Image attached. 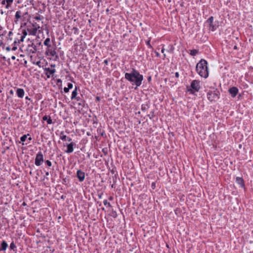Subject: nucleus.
Here are the masks:
<instances>
[{"mask_svg":"<svg viewBox=\"0 0 253 253\" xmlns=\"http://www.w3.org/2000/svg\"><path fill=\"white\" fill-rule=\"evenodd\" d=\"M125 78L128 81L131 83L132 85H135V89H136L138 87L141 85L142 82L143 80V75L140 74L134 68H132L130 73H125Z\"/></svg>","mask_w":253,"mask_h":253,"instance_id":"obj_1","label":"nucleus"},{"mask_svg":"<svg viewBox=\"0 0 253 253\" xmlns=\"http://www.w3.org/2000/svg\"><path fill=\"white\" fill-rule=\"evenodd\" d=\"M198 74L204 78H207L209 76L208 68V62L205 59H202L197 64L196 67Z\"/></svg>","mask_w":253,"mask_h":253,"instance_id":"obj_2","label":"nucleus"},{"mask_svg":"<svg viewBox=\"0 0 253 253\" xmlns=\"http://www.w3.org/2000/svg\"><path fill=\"white\" fill-rule=\"evenodd\" d=\"M207 98L211 101H216L219 98L220 93L218 89L214 87H210L209 89H207Z\"/></svg>","mask_w":253,"mask_h":253,"instance_id":"obj_3","label":"nucleus"},{"mask_svg":"<svg viewBox=\"0 0 253 253\" xmlns=\"http://www.w3.org/2000/svg\"><path fill=\"white\" fill-rule=\"evenodd\" d=\"M200 88V81L194 80L192 81L189 88L187 89V91L191 94H194L196 92H198Z\"/></svg>","mask_w":253,"mask_h":253,"instance_id":"obj_4","label":"nucleus"},{"mask_svg":"<svg viewBox=\"0 0 253 253\" xmlns=\"http://www.w3.org/2000/svg\"><path fill=\"white\" fill-rule=\"evenodd\" d=\"M56 47L55 45H48L47 46L45 52V54L46 55H50L52 57H55L54 60H57L59 59V56L56 53Z\"/></svg>","mask_w":253,"mask_h":253,"instance_id":"obj_5","label":"nucleus"},{"mask_svg":"<svg viewBox=\"0 0 253 253\" xmlns=\"http://www.w3.org/2000/svg\"><path fill=\"white\" fill-rule=\"evenodd\" d=\"M43 161V155L41 151H39L36 155L35 164L37 166H40Z\"/></svg>","mask_w":253,"mask_h":253,"instance_id":"obj_6","label":"nucleus"},{"mask_svg":"<svg viewBox=\"0 0 253 253\" xmlns=\"http://www.w3.org/2000/svg\"><path fill=\"white\" fill-rule=\"evenodd\" d=\"M214 18L213 16L210 17L206 21V23H208L210 25V29L211 31H214L217 28L218 25L216 24L213 23Z\"/></svg>","mask_w":253,"mask_h":253,"instance_id":"obj_7","label":"nucleus"},{"mask_svg":"<svg viewBox=\"0 0 253 253\" xmlns=\"http://www.w3.org/2000/svg\"><path fill=\"white\" fill-rule=\"evenodd\" d=\"M67 150L65 152L67 153L70 154L73 152L74 147H76V144L73 142H71L70 143L66 144Z\"/></svg>","mask_w":253,"mask_h":253,"instance_id":"obj_8","label":"nucleus"},{"mask_svg":"<svg viewBox=\"0 0 253 253\" xmlns=\"http://www.w3.org/2000/svg\"><path fill=\"white\" fill-rule=\"evenodd\" d=\"M77 176L80 182H83L85 178V173L81 169H79L77 171Z\"/></svg>","mask_w":253,"mask_h":253,"instance_id":"obj_9","label":"nucleus"},{"mask_svg":"<svg viewBox=\"0 0 253 253\" xmlns=\"http://www.w3.org/2000/svg\"><path fill=\"white\" fill-rule=\"evenodd\" d=\"M228 92L232 97H235L237 95L239 89L237 87L233 86L228 89Z\"/></svg>","mask_w":253,"mask_h":253,"instance_id":"obj_10","label":"nucleus"},{"mask_svg":"<svg viewBox=\"0 0 253 253\" xmlns=\"http://www.w3.org/2000/svg\"><path fill=\"white\" fill-rule=\"evenodd\" d=\"M44 70L47 71V72L45 73V75L47 78L48 79L50 78L51 75H53L56 72L55 69H51L49 68H45Z\"/></svg>","mask_w":253,"mask_h":253,"instance_id":"obj_11","label":"nucleus"},{"mask_svg":"<svg viewBox=\"0 0 253 253\" xmlns=\"http://www.w3.org/2000/svg\"><path fill=\"white\" fill-rule=\"evenodd\" d=\"M16 94L20 98H22L25 94V91L23 88H17L16 89Z\"/></svg>","mask_w":253,"mask_h":253,"instance_id":"obj_12","label":"nucleus"},{"mask_svg":"<svg viewBox=\"0 0 253 253\" xmlns=\"http://www.w3.org/2000/svg\"><path fill=\"white\" fill-rule=\"evenodd\" d=\"M236 182L237 184L240 185L241 187H244L245 186L244 179L242 177H237L236 178Z\"/></svg>","mask_w":253,"mask_h":253,"instance_id":"obj_13","label":"nucleus"},{"mask_svg":"<svg viewBox=\"0 0 253 253\" xmlns=\"http://www.w3.org/2000/svg\"><path fill=\"white\" fill-rule=\"evenodd\" d=\"M8 247V244L4 240H3L0 244V251H5L6 249Z\"/></svg>","mask_w":253,"mask_h":253,"instance_id":"obj_14","label":"nucleus"},{"mask_svg":"<svg viewBox=\"0 0 253 253\" xmlns=\"http://www.w3.org/2000/svg\"><path fill=\"white\" fill-rule=\"evenodd\" d=\"M60 138L62 141L67 140L69 142H71L72 141V138L69 137H67L66 135L64 134V133L63 132L61 133Z\"/></svg>","mask_w":253,"mask_h":253,"instance_id":"obj_15","label":"nucleus"},{"mask_svg":"<svg viewBox=\"0 0 253 253\" xmlns=\"http://www.w3.org/2000/svg\"><path fill=\"white\" fill-rule=\"evenodd\" d=\"M42 120L43 121H46L47 124H48V125H50L53 123L52 120L49 116H47V115L44 116L42 117Z\"/></svg>","mask_w":253,"mask_h":253,"instance_id":"obj_16","label":"nucleus"},{"mask_svg":"<svg viewBox=\"0 0 253 253\" xmlns=\"http://www.w3.org/2000/svg\"><path fill=\"white\" fill-rule=\"evenodd\" d=\"M37 28H31L27 29V31L29 34L33 36H35L37 34Z\"/></svg>","mask_w":253,"mask_h":253,"instance_id":"obj_17","label":"nucleus"},{"mask_svg":"<svg viewBox=\"0 0 253 253\" xmlns=\"http://www.w3.org/2000/svg\"><path fill=\"white\" fill-rule=\"evenodd\" d=\"M150 103L149 102H147L141 105V109L142 111L145 112L150 108Z\"/></svg>","mask_w":253,"mask_h":253,"instance_id":"obj_18","label":"nucleus"},{"mask_svg":"<svg viewBox=\"0 0 253 253\" xmlns=\"http://www.w3.org/2000/svg\"><path fill=\"white\" fill-rule=\"evenodd\" d=\"M29 47H32V49L30 50V52L32 53H35L37 51V46L33 43L28 45Z\"/></svg>","mask_w":253,"mask_h":253,"instance_id":"obj_19","label":"nucleus"},{"mask_svg":"<svg viewBox=\"0 0 253 253\" xmlns=\"http://www.w3.org/2000/svg\"><path fill=\"white\" fill-rule=\"evenodd\" d=\"M77 94H78L77 87L76 86L75 89L72 92V95H71V100H73V99H75V98H76L77 97Z\"/></svg>","mask_w":253,"mask_h":253,"instance_id":"obj_20","label":"nucleus"},{"mask_svg":"<svg viewBox=\"0 0 253 253\" xmlns=\"http://www.w3.org/2000/svg\"><path fill=\"white\" fill-rule=\"evenodd\" d=\"M73 87V85L72 83H68L67 84V87H65L64 88V91L65 92V93H67L69 92L70 89H71Z\"/></svg>","mask_w":253,"mask_h":253,"instance_id":"obj_21","label":"nucleus"},{"mask_svg":"<svg viewBox=\"0 0 253 253\" xmlns=\"http://www.w3.org/2000/svg\"><path fill=\"white\" fill-rule=\"evenodd\" d=\"M22 34V36L21 37L19 42H23L24 41L25 37L27 35V31L26 30H23Z\"/></svg>","mask_w":253,"mask_h":253,"instance_id":"obj_22","label":"nucleus"},{"mask_svg":"<svg viewBox=\"0 0 253 253\" xmlns=\"http://www.w3.org/2000/svg\"><path fill=\"white\" fill-rule=\"evenodd\" d=\"M21 13H22V12L20 10H18L16 12V13L15 15V19H16V20L15 21V22L16 23H17L18 19L21 17Z\"/></svg>","mask_w":253,"mask_h":253,"instance_id":"obj_23","label":"nucleus"},{"mask_svg":"<svg viewBox=\"0 0 253 253\" xmlns=\"http://www.w3.org/2000/svg\"><path fill=\"white\" fill-rule=\"evenodd\" d=\"M28 136H30L29 133H28L27 134H24L20 137V140L21 142H22V145H24L25 144L24 143V142L25 141V140H26V139Z\"/></svg>","mask_w":253,"mask_h":253,"instance_id":"obj_24","label":"nucleus"},{"mask_svg":"<svg viewBox=\"0 0 253 253\" xmlns=\"http://www.w3.org/2000/svg\"><path fill=\"white\" fill-rule=\"evenodd\" d=\"M198 52H199V50L197 49H192V50H190L189 54L191 56H194L198 54Z\"/></svg>","mask_w":253,"mask_h":253,"instance_id":"obj_25","label":"nucleus"},{"mask_svg":"<svg viewBox=\"0 0 253 253\" xmlns=\"http://www.w3.org/2000/svg\"><path fill=\"white\" fill-rule=\"evenodd\" d=\"M10 249L13 251H16L17 247L14 242H12L10 244Z\"/></svg>","mask_w":253,"mask_h":253,"instance_id":"obj_26","label":"nucleus"},{"mask_svg":"<svg viewBox=\"0 0 253 253\" xmlns=\"http://www.w3.org/2000/svg\"><path fill=\"white\" fill-rule=\"evenodd\" d=\"M50 42V39L49 38H46L43 42V44L45 46H48L51 45L49 43Z\"/></svg>","mask_w":253,"mask_h":253,"instance_id":"obj_27","label":"nucleus"},{"mask_svg":"<svg viewBox=\"0 0 253 253\" xmlns=\"http://www.w3.org/2000/svg\"><path fill=\"white\" fill-rule=\"evenodd\" d=\"M6 1V4L5 5V8L6 9L9 8L10 5L12 3L13 0H5Z\"/></svg>","mask_w":253,"mask_h":253,"instance_id":"obj_28","label":"nucleus"},{"mask_svg":"<svg viewBox=\"0 0 253 253\" xmlns=\"http://www.w3.org/2000/svg\"><path fill=\"white\" fill-rule=\"evenodd\" d=\"M75 99H76L77 101H80L81 102L79 103V105H83V104L84 103V101H83L81 97H79V96H77L76 98H75Z\"/></svg>","mask_w":253,"mask_h":253,"instance_id":"obj_29","label":"nucleus"},{"mask_svg":"<svg viewBox=\"0 0 253 253\" xmlns=\"http://www.w3.org/2000/svg\"><path fill=\"white\" fill-rule=\"evenodd\" d=\"M147 116L151 120L153 118H154L155 116L154 112L151 111L150 114L147 115Z\"/></svg>","mask_w":253,"mask_h":253,"instance_id":"obj_30","label":"nucleus"},{"mask_svg":"<svg viewBox=\"0 0 253 253\" xmlns=\"http://www.w3.org/2000/svg\"><path fill=\"white\" fill-rule=\"evenodd\" d=\"M32 27V28H37V30L40 28V26L37 23H33Z\"/></svg>","mask_w":253,"mask_h":253,"instance_id":"obj_31","label":"nucleus"},{"mask_svg":"<svg viewBox=\"0 0 253 253\" xmlns=\"http://www.w3.org/2000/svg\"><path fill=\"white\" fill-rule=\"evenodd\" d=\"M150 41H151V38H149V40L146 42V44L149 48H152V46L150 44Z\"/></svg>","mask_w":253,"mask_h":253,"instance_id":"obj_32","label":"nucleus"},{"mask_svg":"<svg viewBox=\"0 0 253 253\" xmlns=\"http://www.w3.org/2000/svg\"><path fill=\"white\" fill-rule=\"evenodd\" d=\"M103 204L105 206H106V205H108V206L109 207H111V205L110 204V203L109 202H108L107 200H104L103 201Z\"/></svg>","mask_w":253,"mask_h":253,"instance_id":"obj_33","label":"nucleus"},{"mask_svg":"<svg viewBox=\"0 0 253 253\" xmlns=\"http://www.w3.org/2000/svg\"><path fill=\"white\" fill-rule=\"evenodd\" d=\"M45 164L47 165V166L48 167H51V166H52V163H51V162L50 161H49V160H46V161H45Z\"/></svg>","mask_w":253,"mask_h":253,"instance_id":"obj_34","label":"nucleus"},{"mask_svg":"<svg viewBox=\"0 0 253 253\" xmlns=\"http://www.w3.org/2000/svg\"><path fill=\"white\" fill-rule=\"evenodd\" d=\"M16 41H15L14 42V43H13L14 45H13V47L12 48V50H13V51L16 50L17 49V46L15 45H16Z\"/></svg>","mask_w":253,"mask_h":253,"instance_id":"obj_35","label":"nucleus"},{"mask_svg":"<svg viewBox=\"0 0 253 253\" xmlns=\"http://www.w3.org/2000/svg\"><path fill=\"white\" fill-rule=\"evenodd\" d=\"M34 18L35 19H36V20H42L41 16V15L36 16L34 17Z\"/></svg>","mask_w":253,"mask_h":253,"instance_id":"obj_36","label":"nucleus"},{"mask_svg":"<svg viewBox=\"0 0 253 253\" xmlns=\"http://www.w3.org/2000/svg\"><path fill=\"white\" fill-rule=\"evenodd\" d=\"M41 61H38L36 63H34V64H36L37 65H38L39 67H41Z\"/></svg>","mask_w":253,"mask_h":253,"instance_id":"obj_37","label":"nucleus"},{"mask_svg":"<svg viewBox=\"0 0 253 253\" xmlns=\"http://www.w3.org/2000/svg\"><path fill=\"white\" fill-rule=\"evenodd\" d=\"M108 62H109V59H106L105 60H104V62L103 63L105 64V65H108Z\"/></svg>","mask_w":253,"mask_h":253,"instance_id":"obj_38","label":"nucleus"},{"mask_svg":"<svg viewBox=\"0 0 253 253\" xmlns=\"http://www.w3.org/2000/svg\"><path fill=\"white\" fill-rule=\"evenodd\" d=\"M155 54H156L157 57H160V54L158 52L155 51Z\"/></svg>","mask_w":253,"mask_h":253,"instance_id":"obj_39","label":"nucleus"},{"mask_svg":"<svg viewBox=\"0 0 253 253\" xmlns=\"http://www.w3.org/2000/svg\"><path fill=\"white\" fill-rule=\"evenodd\" d=\"M59 83L60 84L62 83V81L60 79L57 80V84L58 85Z\"/></svg>","mask_w":253,"mask_h":253,"instance_id":"obj_40","label":"nucleus"},{"mask_svg":"<svg viewBox=\"0 0 253 253\" xmlns=\"http://www.w3.org/2000/svg\"><path fill=\"white\" fill-rule=\"evenodd\" d=\"M179 73L178 72H176L175 73V77L177 78H179Z\"/></svg>","mask_w":253,"mask_h":253,"instance_id":"obj_41","label":"nucleus"},{"mask_svg":"<svg viewBox=\"0 0 253 253\" xmlns=\"http://www.w3.org/2000/svg\"><path fill=\"white\" fill-rule=\"evenodd\" d=\"M6 3V1L5 0H3L1 1V4L4 5Z\"/></svg>","mask_w":253,"mask_h":253,"instance_id":"obj_42","label":"nucleus"},{"mask_svg":"<svg viewBox=\"0 0 253 253\" xmlns=\"http://www.w3.org/2000/svg\"><path fill=\"white\" fill-rule=\"evenodd\" d=\"M66 198V196L65 195H62L61 196V199H62V200H64Z\"/></svg>","mask_w":253,"mask_h":253,"instance_id":"obj_43","label":"nucleus"},{"mask_svg":"<svg viewBox=\"0 0 253 253\" xmlns=\"http://www.w3.org/2000/svg\"><path fill=\"white\" fill-rule=\"evenodd\" d=\"M11 48L9 46H7L6 48V50L7 51H9L10 50Z\"/></svg>","mask_w":253,"mask_h":253,"instance_id":"obj_44","label":"nucleus"},{"mask_svg":"<svg viewBox=\"0 0 253 253\" xmlns=\"http://www.w3.org/2000/svg\"><path fill=\"white\" fill-rule=\"evenodd\" d=\"M117 215V213L116 211H113V216H116Z\"/></svg>","mask_w":253,"mask_h":253,"instance_id":"obj_45","label":"nucleus"},{"mask_svg":"<svg viewBox=\"0 0 253 253\" xmlns=\"http://www.w3.org/2000/svg\"><path fill=\"white\" fill-rule=\"evenodd\" d=\"M102 194H98V196L99 199H101L102 198Z\"/></svg>","mask_w":253,"mask_h":253,"instance_id":"obj_46","label":"nucleus"},{"mask_svg":"<svg viewBox=\"0 0 253 253\" xmlns=\"http://www.w3.org/2000/svg\"><path fill=\"white\" fill-rule=\"evenodd\" d=\"M94 1H97L99 3L102 1V0H93Z\"/></svg>","mask_w":253,"mask_h":253,"instance_id":"obj_47","label":"nucleus"},{"mask_svg":"<svg viewBox=\"0 0 253 253\" xmlns=\"http://www.w3.org/2000/svg\"><path fill=\"white\" fill-rule=\"evenodd\" d=\"M9 93L10 94L12 95V94H13V91L12 90H10L9 91Z\"/></svg>","mask_w":253,"mask_h":253,"instance_id":"obj_48","label":"nucleus"},{"mask_svg":"<svg viewBox=\"0 0 253 253\" xmlns=\"http://www.w3.org/2000/svg\"><path fill=\"white\" fill-rule=\"evenodd\" d=\"M100 97H99V96H97V97H96V100H97V101H99V100H100Z\"/></svg>","mask_w":253,"mask_h":253,"instance_id":"obj_49","label":"nucleus"},{"mask_svg":"<svg viewBox=\"0 0 253 253\" xmlns=\"http://www.w3.org/2000/svg\"><path fill=\"white\" fill-rule=\"evenodd\" d=\"M25 99H26V100H31V98H29L28 96H26V97H25Z\"/></svg>","mask_w":253,"mask_h":253,"instance_id":"obj_50","label":"nucleus"},{"mask_svg":"<svg viewBox=\"0 0 253 253\" xmlns=\"http://www.w3.org/2000/svg\"><path fill=\"white\" fill-rule=\"evenodd\" d=\"M164 51H165V48H164V47L162 48V50H161V52L162 53H164Z\"/></svg>","mask_w":253,"mask_h":253,"instance_id":"obj_51","label":"nucleus"},{"mask_svg":"<svg viewBox=\"0 0 253 253\" xmlns=\"http://www.w3.org/2000/svg\"><path fill=\"white\" fill-rule=\"evenodd\" d=\"M15 58H15V56H11V59H12V60H15Z\"/></svg>","mask_w":253,"mask_h":253,"instance_id":"obj_52","label":"nucleus"},{"mask_svg":"<svg viewBox=\"0 0 253 253\" xmlns=\"http://www.w3.org/2000/svg\"><path fill=\"white\" fill-rule=\"evenodd\" d=\"M49 172L48 171H46L45 172V175L46 176H48L49 175Z\"/></svg>","mask_w":253,"mask_h":253,"instance_id":"obj_53","label":"nucleus"},{"mask_svg":"<svg viewBox=\"0 0 253 253\" xmlns=\"http://www.w3.org/2000/svg\"><path fill=\"white\" fill-rule=\"evenodd\" d=\"M97 203L99 205V206H100V207H101V205H101V203L100 202H97Z\"/></svg>","mask_w":253,"mask_h":253,"instance_id":"obj_54","label":"nucleus"},{"mask_svg":"<svg viewBox=\"0 0 253 253\" xmlns=\"http://www.w3.org/2000/svg\"><path fill=\"white\" fill-rule=\"evenodd\" d=\"M2 45H3V42H0V46H2Z\"/></svg>","mask_w":253,"mask_h":253,"instance_id":"obj_55","label":"nucleus"},{"mask_svg":"<svg viewBox=\"0 0 253 253\" xmlns=\"http://www.w3.org/2000/svg\"><path fill=\"white\" fill-rule=\"evenodd\" d=\"M237 48H237V45H235V46H234V47H233V49H237Z\"/></svg>","mask_w":253,"mask_h":253,"instance_id":"obj_56","label":"nucleus"},{"mask_svg":"<svg viewBox=\"0 0 253 253\" xmlns=\"http://www.w3.org/2000/svg\"><path fill=\"white\" fill-rule=\"evenodd\" d=\"M113 197H111H111H109V199L110 200H113Z\"/></svg>","mask_w":253,"mask_h":253,"instance_id":"obj_57","label":"nucleus"},{"mask_svg":"<svg viewBox=\"0 0 253 253\" xmlns=\"http://www.w3.org/2000/svg\"><path fill=\"white\" fill-rule=\"evenodd\" d=\"M28 140H29V141H31V140H32V137H31V136H30L29 137H28Z\"/></svg>","mask_w":253,"mask_h":253,"instance_id":"obj_58","label":"nucleus"},{"mask_svg":"<svg viewBox=\"0 0 253 253\" xmlns=\"http://www.w3.org/2000/svg\"><path fill=\"white\" fill-rule=\"evenodd\" d=\"M50 66H51V67H55V64H51Z\"/></svg>","mask_w":253,"mask_h":253,"instance_id":"obj_59","label":"nucleus"},{"mask_svg":"<svg viewBox=\"0 0 253 253\" xmlns=\"http://www.w3.org/2000/svg\"><path fill=\"white\" fill-rule=\"evenodd\" d=\"M151 80V77H148V80L150 81Z\"/></svg>","mask_w":253,"mask_h":253,"instance_id":"obj_60","label":"nucleus"},{"mask_svg":"<svg viewBox=\"0 0 253 253\" xmlns=\"http://www.w3.org/2000/svg\"><path fill=\"white\" fill-rule=\"evenodd\" d=\"M22 205L23 206H26V204L25 202H23V203L22 204Z\"/></svg>","mask_w":253,"mask_h":253,"instance_id":"obj_61","label":"nucleus"},{"mask_svg":"<svg viewBox=\"0 0 253 253\" xmlns=\"http://www.w3.org/2000/svg\"><path fill=\"white\" fill-rule=\"evenodd\" d=\"M38 44H39V45H42V43H41V42H39L38 43Z\"/></svg>","mask_w":253,"mask_h":253,"instance_id":"obj_62","label":"nucleus"},{"mask_svg":"<svg viewBox=\"0 0 253 253\" xmlns=\"http://www.w3.org/2000/svg\"><path fill=\"white\" fill-rule=\"evenodd\" d=\"M100 130H101V129H100H100H99V128H98V129H97V131H98H98H99V132H100Z\"/></svg>","mask_w":253,"mask_h":253,"instance_id":"obj_63","label":"nucleus"},{"mask_svg":"<svg viewBox=\"0 0 253 253\" xmlns=\"http://www.w3.org/2000/svg\"><path fill=\"white\" fill-rule=\"evenodd\" d=\"M0 13L2 14L3 13V12L2 10H0Z\"/></svg>","mask_w":253,"mask_h":253,"instance_id":"obj_64","label":"nucleus"}]
</instances>
